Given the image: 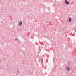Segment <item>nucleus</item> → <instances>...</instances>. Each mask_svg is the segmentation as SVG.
Returning <instances> with one entry per match:
<instances>
[{"label":"nucleus","mask_w":76,"mask_h":76,"mask_svg":"<svg viewBox=\"0 0 76 76\" xmlns=\"http://www.w3.org/2000/svg\"><path fill=\"white\" fill-rule=\"evenodd\" d=\"M22 24V21H20L19 23V26H21Z\"/></svg>","instance_id":"nucleus-4"},{"label":"nucleus","mask_w":76,"mask_h":76,"mask_svg":"<svg viewBox=\"0 0 76 76\" xmlns=\"http://www.w3.org/2000/svg\"><path fill=\"white\" fill-rule=\"evenodd\" d=\"M65 3L69 5V2H68L66 0H65Z\"/></svg>","instance_id":"nucleus-1"},{"label":"nucleus","mask_w":76,"mask_h":76,"mask_svg":"<svg viewBox=\"0 0 76 76\" xmlns=\"http://www.w3.org/2000/svg\"><path fill=\"white\" fill-rule=\"evenodd\" d=\"M18 39H15V41H17V40H18Z\"/></svg>","instance_id":"nucleus-5"},{"label":"nucleus","mask_w":76,"mask_h":76,"mask_svg":"<svg viewBox=\"0 0 76 76\" xmlns=\"http://www.w3.org/2000/svg\"><path fill=\"white\" fill-rule=\"evenodd\" d=\"M66 69L67 70V71H68V72H69V71H70V68H69L68 67H67L66 68Z\"/></svg>","instance_id":"nucleus-2"},{"label":"nucleus","mask_w":76,"mask_h":76,"mask_svg":"<svg viewBox=\"0 0 76 76\" xmlns=\"http://www.w3.org/2000/svg\"><path fill=\"white\" fill-rule=\"evenodd\" d=\"M17 73H18V74H19L20 72L19 71H17Z\"/></svg>","instance_id":"nucleus-6"},{"label":"nucleus","mask_w":76,"mask_h":76,"mask_svg":"<svg viewBox=\"0 0 76 76\" xmlns=\"http://www.w3.org/2000/svg\"><path fill=\"white\" fill-rule=\"evenodd\" d=\"M18 75V74H16V75Z\"/></svg>","instance_id":"nucleus-7"},{"label":"nucleus","mask_w":76,"mask_h":76,"mask_svg":"<svg viewBox=\"0 0 76 76\" xmlns=\"http://www.w3.org/2000/svg\"><path fill=\"white\" fill-rule=\"evenodd\" d=\"M72 20V18H69V20L68 21L69 22H71Z\"/></svg>","instance_id":"nucleus-3"}]
</instances>
